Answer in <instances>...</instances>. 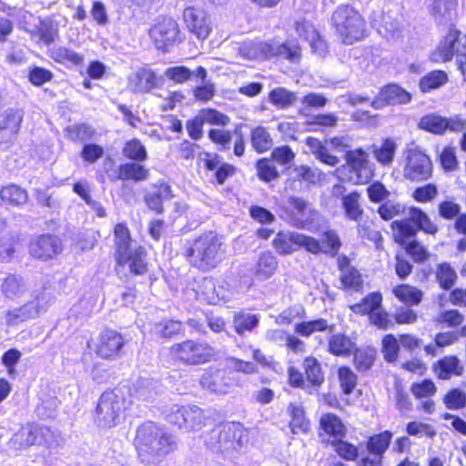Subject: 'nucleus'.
<instances>
[{"label":"nucleus","mask_w":466,"mask_h":466,"mask_svg":"<svg viewBox=\"0 0 466 466\" xmlns=\"http://www.w3.org/2000/svg\"><path fill=\"white\" fill-rule=\"evenodd\" d=\"M29 251L33 257L47 260L62 251V243L56 236L50 234L41 235L31 241Z\"/></svg>","instance_id":"17"},{"label":"nucleus","mask_w":466,"mask_h":466,"mask_svg":"<svg viewBox=\"0 0 466 466\" xmlns=\"http://www.w3.org/2000/svg\"><path fill=\"white\" fill-rule=\"evenodd\" d=\"M443 403L449 410H461L466 406V393L461 389H452L444 396Z\"/></svg>","instance_id":"59"},{"label":"nucleus","mask_w":466,"mask_h":466,"mask_svg":"<svg viewBox=\"0 0 466 466\" xmlns=\"http://www.w3.org/2000/svg\"><path fill=\"white\" fill-rule=\"evenodd\" d=\"M34 445L55 449L61 445L63 439L57 431L42 424H32Z\"/></svg>","instance_id":"24"},{"label":"nucleus","mask_w":466,"mask_h":466,"mask_svg":"<svg viewBox=\"0 0 466 466\" xmlns=\"http://www.w3.org/2000/svg\"><path fill=\"white\" fill-rule=\"evenodd\" d=\"M222 245L218 235L214 231H208L187 240L182 255L192 267L206 272L216 268L223 260L225 250Z\"/></svg>","instance_id":"1"},{"label":"nucleus","mask_w":466,"mask_h":466,"mask_svg":"<svg viewBox=\"0 0 466 466\" xmlns=\"http://www.w3.org/2000/svg\"><path fill=\"white\" fill-rule=\"evenodd\" d=\"M320 428L336 440L342 439L346 435V427L339 417L333 413H326L319 420Z\"/></svg>","instance_id":"36"},{"label":"nucleus","mask_w":466,"mask_h":466,"mask_svg":"<svg viewBox=\"0 0 466 466\" xmlns=\"http://www.w3.org/2000/svg\"><path fill=\"white\" fill-rule=\"evenodd\" d=\"M50 57L57 63L79 66L84 61V56L66 46H54L50 49Z\"/></svg>","instance_id":"40"},{"label":"nucleus","mask_w":466,"mask_h":466,"mask_svg":"<svg viewBox=\"0 0 466 466\" xmlns=\"http://www.w3.org/2000/svg\"><path fill=\"white\" fill-rule=\"evenodd\" d=\"M244 431L240 423H228L214 428L206 438V445L215 452L230 453L243 446Z\"/></svg>","instance_id":"8"},{"label":"nucleus","mask_w":466,"mask_h":466,"mask_svg":"<svg viewBox=\"0 0 466 466\" xmlns=\"http://www.w3.org/2000/svg\"><path fill=\"white\" fill-rule=\"evenodd\" d=\"M448 75L442 70H433L423 76L419 83L422 93H429L431 90L443 86L448 82Z\"/></svg>","instance_id":"42"},{"label":"nucleus","mask_w":466,"mask_h":466,"mask_svg":"<svg viewBox=\"0 0 466 466\" xmlns=\"http://www.w3.org/2000/svg\"><path fill=\"white\" fill-rule=\"evenodd\" d=\"M250 142L253 149L259 154L268 151L274 145L269 131L263 126H258L251 129Z\"/></svg>","instance_id":"32"},{"label":"nucleus","mask_w":466,"mask_h":466,"mask_svg":"<svg viewBox=\"0 0 466 466\" xmlns=\"http://www.w3.org/2000/svg\"><path fill=\"white\" fill-rule=\"evenodd\" d=\"M126 398L121 389L106 390L99 398L96 410V421L101 428L115 427L125 409Z\"/></svg>","instance_id":"9"},{"label":"nucleus","mask_w":466,"mask_h":466,"mask_svg":"<svg viewBox=\"0 0 466 466\" xmlns=\"http://www.w3.org/2000/svg\"><path fill=\"white\" fill-rule=\"evenodd\" d=\"M346 167L340 169L341 174H345L346 179L355 185L368 183L373 172L369 166L368 154L361 148L346 151Z\"/></svg>","instance_id":"14"},{"label":"nucleus","mask_w":466,"mask_h":466,"mask_svg":"<svg viewBox=\"0 0 466 466\" xmlns=\"http://www.w3.org/2000/svg\"><path fill=\"white\" fill-rule=\"evenodd\" d=\"M116 259L117 266H127L135 275L147 271V251L141 246L133 245L128 228L123 224L115 227Z\"/></svg>","instance_id":"3"},{"label":"nucleus","mask_w":466,"mask_h":466,"mask_svg":"<svg viewBox=\"0 0 466 466\" xmlns=\"http://www.w3.org/2000/svg\"><path fill=\"white\" fill-rule=\"evenodd\" d=\"M306 144L309 147L310 152L321 163L329 167H335L339 163V157L330 154L327 147L323 145L319 139L309 137L306 139Z\"/></svg>","instance_id":"33"},{"label":"nucleus","mask_w":466,"mask_h":466,"mask_svg":"<svg viewBox=\"0 0 466 466\" xmlns=\"http://www.w3.org/2000/svg\"><path fill=\"white\" fill-rule=\"evenodd\" d=\"M34 445L32 424L22 427L9 440L10 449L20 451Z\"/></svg>","instance_id":"49"},{"label":"nucleus","mask_w":466,"mask_h":466,"mask_svg":"<svg viewBox=\"0 0 466 466\" xmlns=\"http://www.w3.org/2000/svg\"><path fill=\"white\" fill-rule=\"evenodd\" d=\"M332 446L335 448L336 452L346 461H356L359 456L358 448L345 441L334 440L331 442Z\"/></svg>","instance_id":"61"},{"label":"nucleus","mask_w":466,"mask_h":466,"mask_svg":"<svg viewBox=\"0 0 466 466\" xmlns=\"http://www.w3.org/2000/svg\"><path fill=\"white\" fill-rule=\"evenodd\" d=\"M457 273L448 262L437 266L436 280L444 290H450L456 282Z\"/></svg>","instance_id":"51"},{"label":"nucleus","mask_w":466,"mask_h":466,"mask_svg":"<svg viewBox=\"0 0 466 466\" xmlns=\"http://www.w3.org/2000/svg\"><path fill=\"white\" fill-rule=\"evenodd\" d=\"M288 413L291 418L289 426L294 434L306 433L309 431L310 423L305 416V410L301 404L289 403Z\"/></svg>","instance_id":"31"},{"label":"nucleus","mask_w":466,"mask_h":466,"mask_svg":"<svg viewBox=\"0 0 466 466\" xmlns=\"http://www.w3.org/2000/svg\"><path fill=\"white\" fill-rule=\"evenodd\" d=\"M125 343V339L120 333L106 329L99 336L96 352L103 359H114L119 355Z\"/></svg>","instance_id":"19"},{"label":"nucleus","mask_w":466,"mask_h":466,"mask_svg":"<svg viewBox=\"0 0 466 466\" xmlns=\"http://www.w3.org/2000/svg\"><path fill=\"white\" fill-rule=\"evenodd\" d=\"M168 422L186 431H198L206 424V416L202 409L196 405L180 406L175 404L166 412Z\"/></svg>","instance_id":"12"},{"label":"nucleus","mask_w":466,"mask_h":466,"mask_svg":"<svg viewBox=\"0 0 466 466\" xmlns=\"http://www.w3.org/2000/svg\"><path fill=\"white\" fill-rule=\"evenodd\" d=\"M258 177L260 180L270 182L279 177L276 166L268 158H260L256 163Z\"/></svg>","instance_id":"55"},{"label":"nucleus","mask_w":466,"mask_h":466,"mask_svg":"<svg viewBox=\"0 0 466 466\" xmlns=\"http://www.w3.org/2000/svg\"><path fill=\"white\" fill-rule=\"evenodd\" d=\"M182 323L177 320H164L155 325V332L162 338H170L180 333Z\"/></svg>","instance_id":"62"},{"label":"nucleus","mask_w":466,"mask_h":466,"mask_svg":"<svg viewBox=\"0 0 466 466\" xmlns=\"http://www.w3.org/2000/svg\"><path fill=\"white\" fill-rule=\"evenodd\" d=\"M328 329L327 320L319 319L311 321H303L296 325L295 330L298 334L309 337L315 331H322Z\"/></svg>","instance_id":"60"},{"label":"nucleus","mask_w":466,"mask_h":466,"mask_svg":"<svg viewBox=\"0 0 466 466\" xmlns=\"http://www.w3.org/2000/svg\"><path fill=\"white\" fill-rule=\"evenodd\" d=\"M162 391L157 380L148 378H140L130 389V396L137 400L152 402Z\"/></svg>","instance_id":"21"},{"label":"nucleus","mask_w":466,"mask_h":466,"mask_svg":"<svg viewBox=\"0 0 466 466\" xmlns=\"http://www.w3.org/2000/svg\"><path fill=\"white\" fill-rule=\"evenodd\" d=\"M137 448L143 461L168 454L177 449L175 438L152 421L142 424L137 431Z\"/></svg>","instance_id":"2"},{"label":"nucleus","mask_w":466,"mask_h":466,"mask_svg":"<svg viewBox=\"0 0 466 466\" xmlns=\"http://www.w3.org/2000/svg\"><path fill=\"white\" fill-rule=\"evenodd\" d=\"M393 293L401 302L409 306L418 305L422 299V291L407 284L396 286Z\"/></svg>","instance_id":"48"},{"label":"nucleus","mask_w":466,"mask_h":466,"mask_svg":"<svg viewBox=\"0 0 466 466\" xmlns=\"http://www.w3.org/2000/svg\"><path fill=\"white\" fill-rule=\"evenodd\" d=\"M170 357L187 365H199L210 361L215 355L214 349L208 343L187 339L175 343L169 349Z\"/></svg>","instance_id":"10"},{"label":"nucleus","mask_w":466,"mask_h":466,"mask_svg":"<svg viewBox=\"0 0 466 466\" xmlns=\"http://www.w3.org/2000/svg\"><path fill=\"white\" fill-rule=\"evenodd\" d=\"M149 177V170L139 162H129L121 164L117 168L116 179L134 180L136 182L147 180Z\"/></svg>","instance_id":"30"},{"label":"nucleus","mask_w":466,"mask_h":466,"mask_svg":"<svg viewBox=\"0 0 466 466\" xmlns=\"http://www.w3.org/2000/svg\"><path fill=\"white\" fill-rule=\"evenodd\" d=\"M432 164L430 157L418 148L407 152L404 177L412 181L427 180L431 177Z\"/></svg>","instance_id":"15"},{"label":"nucleus","mask_w":466,"mask_h":466,"mask_svg":"<svg viewBox=\"0 0 466 466\" xmlns=\"http://www.w3.org/2000/svg\"><path fill=\"white\" fill-rule=\"evenodd\" d=\"M355 346L350 337L341 333L333 334L329 339V352L335 356H350Z\"/></svg>","instance_id":"34"},{"label":"nucleus","mask_w":466,"mask_h":466,"mask_svg":"<svg viewBox=\"0 0 466 466\" xmlns=\"http://www.w3.org/2000/svg\"><path fill=\"white\" fill-rule=\"evenodd\" d=\"M27 289V285L20 275L10 274L5 278L1 284V292L8 299L20 298Z\"/></svg>","instance_id":"29"},{"label":"nucleus","mask_w":466,"mask_h":466,"mask_svg":"<svg viewBox=\"0 0 466 466\" xmlns=\"http://www.w3.org/2000/svg\"><path fill=\"white\" fill-rule=\"evenodd\" d=\"M269 102L280 109L293 106L297 101V95L285 87H276L268 94Z\"/></svg>","instance_id":"45"},{"label":"nucleus","mask_w":466,"mask_h":466,"mask_svg":"<svg viewBox=\"0 0 466 466\" xmlns=\"http://www.w3.org/2000/svg\"><path fill=\"white\" fill-rule=\"evenodd\" d=\"M392 433L385 431L380 434L370 437L367 442V450L371 455H377L382 458L389 448L392 439Z\"/></svg>","instance_id":"47"},{"label":"nucleus","mask_w":466,"mask_h":466,"mask_svg":"<svg viewBox=\"0 0 466 466\" xmlns=\"http://www.w3.org/2000/svg\"><path fill=\"white\" fill-rule=\"evenodd\" d=\"M23 118L22 109L8 108L0 115V129L16 135L20 130Z\"/></svg>","instance_id":"37"},{"label":"nucleus","mask_w":466,"mask_h":466,"mask_svg":"<svg viewBox=\"0 0 466 466\" xmlns=\"http://www.w3.org/2000/svg\"><path fill=\"white\" fill-rule=\"evenodd\" d=\"M331 25L345 45H352L365 36V19L350 5H340L335 9L331 15Z\"/></svg>","instance_id":"4"},{"label":"nucleus","mask_w":466,"mask_h":466,"mask_svg":"<svg viewBox=\"0 0 466 466\" xmlns=\"http://www.w3.org/2000/svg\"><path fill=\"white\" fill-rule=\"evenodd\" d=\"M457 6V0H433L431 5V14L436 23L446 25L453 19Z\"/></svg>","instance_id":"28"},{"label":"nucleus","mask_w":466,"mask_h":466,"mask_svg":"<svg viewBox=\"0 0 466 466\" xmlns=\"http://www.w3.org/2000/svg\"><path fill=\"white\" fill-rule=\"evenodd\" d=\"M37 33L40 40L46 46L54 43L59 36L57 25L54 24L50 19L40 21Z\"/></svg>","instance_id":"54"},{"label":"nucleus","mask_w":466,"mask_h":466,"mask_svg":"<svg viewBox=\"0 0 466 466\" xmlns=\"http://www.w3.org/2000/svg\"><path fill=\"white\" fill-rule=\"evenodd\" d=\"M353 355V364L359 372L370 370L376 360V350L370 347L355 349Z\"/></svg>","instance_id":"43"},{"label":"nucleus","mask_w":466,"mask_h":466,"mask_svg":"<svg viewBox=\"0 0 466 466\" xmlns=\"http://www.w3.org/2000/svg\"><path fill=\"white\" fill-rule=\"evenodd\" d=\"M242 56L249 59H267L280 56L289 61H295L300 56V48L297 45L288 43L278 44L273 42H245L239 47Z\"/></svg>","instance_id":"6"},{"label":"nucleus","mask_w":466,"mask_h":466,"mask_svg":"<svg viewBox=\"0 0 466 466\" xmlns=\"http://www.w3.org/2000/svg\"><path fill=\"white\" fill-rule=\"evenodd\" d=\"M382 296L380 292H372L362 299L360 303L350 306L354 313L366 315L371 314L380 308Z\"/></svg>","instance_id":"46"},{"label":"nucleus","mask_w":466,"mask_h":466,"mask_svg":"<svg viewBox=\"0 0 466 466\" xmlns=\"http://www.w3.org/2000/svg\"><path fill=\"white\" fill-rule=\"evenodd\" d=\"M410 100L411 95L408 91L396 84H390L380 90L370 102V106L374 109L380 110L387 106L408 104Z\"/></svg>","instance_id":"16"},{"label":"nucleus","mask_w":466,"mask_h":466,"mask_svg":"<svg viewBox=\"0 0 466 466\" xmlns=\"http://www.w3.org/2000/svg\"><path fill=\"white\" fill-rule=\"evenodd\" d=\"M405 250L417 263L425 262L430 258L429 251L417 240L407 242L405 244Z\"/></svg>","instance_id":"63"},{"label":"nucleus","mask_w":466,"mask_h":466,"mask_svg":"<svg viewBox=\"0 0 466 466\" xmlns=\"http://www.w3.org/2000/svg\"><path fill=\"white\" fill-rule=\"evenodd\" d=\"M45 298L43 295L36 296L35 299L28 301L20 308L14 309L8 312V316L12 319L19 321H25L30 319H35L39 313L45 310Z\"/></svg>","instance_id":"26"},{"label":"nucleus","mask_w":466,"mask_h":466,"mask_svg":"<svg viewBox=\"0 0 466 466\" xmlns=\"http://www.w3.org/2000/svg\"><path fill=\"white\" fill-rule=\"evenodd\" d=\"M407 219L395 220L391 224L392 229L399 231L401 239L399 242L405 245L407 242L404 239L414 237L418 230H422L428 234H435L438 231V227L431 222L428 215L420 208H409L406 214Z\"/></svg>","instance_id":"11"},{"label":"nucleus","mask_w":466,"mask_h":466,"mask_svg":"<svg viewBox=\"0 0 466 466\" xmlns=\"http://www.w3.org/2000/svg\"><path fill=\"white\" fill-rule=\"evenodd\" d=\"M128 86L134 93H148L157 86V76L150 69L138 68L128 77Z\"/></svg>","instance_id":"23"},{"label":"nucleus","mask_w":466,"mask_h":466,"mask_svg":"<svg viewBox=\"0 0 466 466\" xmlns=\"http://www.w3.org/2000/svg\"><path fill=\"white\" fill-rule=\"evenodd\" d=\"M360 197V195L354 191L342 198V206L346 216L351 220L357 221L362 216L363 210L359 203Z\"/></svg>","instance_id":"52"},{"label":"nucleus","mask_w":466,"mask_h":466,"mask_svg":"<svg viewBox=\"0 0 466 466\" xmlns=\"http://www.w3.org/2000/svg\"><path fill=\"white\" fill-rule=\"evenodd\" d=\"M1 199L12 207H19L27 202V192L16 185L4 187L0 191Z\"/></svg>","instance_id":"41"},{"label":"nucleus","mask_w":466,"mask_h":466,"mask_svg":"<svg viewBox=\"0 0 466 466\" xmlns=\"http://www.w3.org/2000/svg\"><path fill=\"white\" fill-rule=\"evenodd\" d=\"M466 35L457 29L451 28L447 35L431 54V60L436 63L451 61L456 57V64L466 81Z\"/></svg>","instance_id":"7"},{"label":"nucleus","mask_w":466,"mask_h":466,"mask_svg":"<svg viewBox=\"0 0 466 466\" xmlns=\"http://www.w3.org/2000/svg\"><path fill=\"white\" fill-rule=\"evenodd\" d=\"M378 213L383 220H390L399 215H406V208L400 203L393 200H386L379 208Z\"/></svg>","instance_id":"58"},{"label":"nucleus","mask_w":466,"mask_h":466,"mask_svg":"<svg viewBox=\"0 0 466 466\" xmlns=\"http://www.w3.org/2000/svg\"><path fill=\"white\" fill-rule=\"evenodd\" d=\"M279 217L290 226L309 230L318 220L319 212L299 197H289L279 204Z\"/></svg>","instance_id":"5"},{"label":"nucleus","mask_w":466,"mask_h":466,"mask_svg":"<svg viewBox=\"0 0 466 466\" xmlns=\"http://www.w3.org/2000/svg\"><path fill=\"white\" fill-rule=\"evenodd\" d=\"M338 377L343 393L351 394L357 385L356 374L349 367L344 366L339 369Z\"/></svg>","instance_id":"57"},{"label":"nucleus","mask_w":466,"mask_h":466,"mask_svg":"<svg viewBox=\"0 0 466 466\" xmlns=\"http://www.w3.org/2000/svg\"><path fill=\"white\" fill-rule=\"evenodd\" d=\"M173 198L171 187L167 183L153 185L144 195V202L147 207L156 212H164L163 202Z\"/></svg>","instance_id":"20"},{"label":"nucleus","mask_w":466,"mask_h":466,"mask_svg":"<svg viewBox=\"0 0 466 466\" xmlns=\"http://www.w3.org/2000/svg\"><path fill=\"white\" fill-rule=\"evenodd\" d=\"M303 370L310 389H319L324 382V372L319 361L314 357H307L303 361Z\"/></svg>","instance_id":"35"},{"label":"nucleus","mask_w":466,"mask_h":466,"mask_svg":"<svg viewBox=\"0 0 466 466\" xmlns=\"http://www.w3.org/2000/svg\"><path fill=\"white\" fill-rule=\"evenodd\" d=\"M299 233L296 232H279L273 239V247L282 255H288L298 250L297 237Z\"/></svg>","instance_id":"38"},{"label":"nucleus","mask_w":466,"mask_h":466,"mask_svg":"<svg viewBox=\"0 0 466 466\" xmlns=\"http://www.w3.org/2000/svg\"><path fill=\"white\" fill-rule=\"evenodd\" d=\"M259 315L251 314L243 310L234 312L233 326L238 335H243L246 331L253 330L259 322Z\"/></svg>","instance_id":"39"},{"label":"nucleus","mask_w":466,"mask_h":466,"mask_svg":"<svg viewBox=\"0 0 466 466\" xmlns=\"http://www.w3.org/2000/svg\"><path fill=\"white\" fill-rule=\"evenodd\" d=\"M279 268L277 258L269 251L259 254L253 268V274L258 280L263 281L271 278Z\"/></svg>","instance_id":"25"},{"label":"nucleus","mask_w":466,"mask_h":466,"mask_svg":"<svg viewBox=\"0 0 466 466\" xmlns=\"http://www.w3.org/2000/svg\"><path fill=\"white\" fill-rule=\"evenodd\" d=\"M149 36L158 50L167 52L169 47L183 41L178 24L172 17H159L150 28Z\"/></svg>","instance_id":"13"},{"label":"nucleus","mask_w":466,"mask_h":466,"mask_svg":"<svg viewBox=\"0 0 466 466\" xmlns=\"http://www.w3.org/2000/svg\"><path fill=\"white\" fill-rule=\"evenodd\" d=\"M201 384L204 388L217 394H226L231 386V380L223 370L203 375Z\"/></svg>","instance_id":"27"},{"label":"nucleus","mask_w":466,"mask_h":466,"mask_svg":"<svg viewBox=\"0 0 466 466\" xmlns=\"http://www.w3.org/2000/svg\"><path fill=\"white\" fill-rule=\"evenodd\" d=\"M400 341L393 334L386 335L382 339V353L387 362L397 360L400 350Z\"/></svg>","instance_id":"56"},{"label":"nucleus","mask_w":466,"mask_h":466,"mask_svg":"<svg viewBox=\"0 0 466 466\" xmlns=\"http://www.w3.org/2000/svg\"><path fill=\"white\" fill-rule=\"evenodd\" d=\"M123 154L128 159L137 162H144L147 158L146 147L137 138L131 139L125 144Z\"/></svg>","instance_id":"53"},{"label":"nucleus","mask_w":466,"mask_h":466,"mask_svg":"<svg viewBox=\"0 0 466 466\" xmlns=\"http://www.w3.org/2000/svg\"><path fill=\"white\" fill-rule=\"evenodd\" d=\"M447 118L436 114L426 115L419 122L420 129L433 134H443L447 130Z\"/></svg>","instance_id":"50"},{"label":"nucleus","mask_w":466,"mask_h":466,"mask_svg":"<svg viewBox=\"0 0 466 466\" xmlns=\"http://www.w3.org/2000/svg\"><path fill=\"white\" fill-rule=\"evenodd\" d=\"M323 253L334 257L338 254L341 242L336 232L332 230L326 231L322 238Z\"/></svg>","instance_id":"64"},{"label":"nucleus","mask_w":466,"mask_h":466,"mask_svg":"<svg viewBox=\"0 0 466 466\" xmlns=\"http://www.w3.org/2000/svg\"><path fill=\"white\" fill-rule=\"evenodd\" d=\"M396 148L397 145L393 139L385 138L380 146H372V153L379 163L389 166L393 161Z\"/></svg>","instance_id":"44"},{"label":"nucleus","mask_w":466,"mask_h":466,"mask_svg":"<svg viewBox=\"0 0 466 466\" xmlns=\"http://www.w3.org/2000/svg\"><path fill=\"white\" fill-rule=\"evenodd\" d=\"M184 20L190 33L198 39L204 40L209 35L211 27L205 10L187 7L184 11Z\"/></svg>","instance_id":"18"},{"label":"nucleus","mask_w":466,"mask_h":466,"mask_svg":"<svg viewBox=\"0 0 466 466\" xmlns=\"http://www.w3.org/2000/svg\"><path fill=\"white\" fill-rule=\"evenodd\" d=\"M432 370L439 379L448 380L453 376H461L464 372V366L456 356L451 355L445 356L434 363Z\"/></svg>","instance_id":"22"}]
</instances>
